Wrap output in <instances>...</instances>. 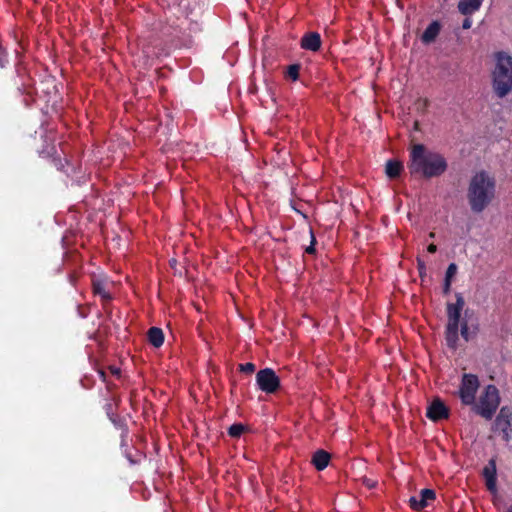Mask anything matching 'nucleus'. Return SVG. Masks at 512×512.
<instances>
[{"instance_id":"nucleus-30","label":"nucleus","mask_w":512,"mask_h":512,"mask_svg":"<svg viewBox=\"0 0 512 512\" xmlns=\"http://www.w3.org/2000/svg\"><path fill=\"white\" fill-rule=\"evenodd\" d=\"M504 413H505V408H502L501 409V415H504Z\"/></svg>"},{"instance_id":"nucleus-1","label":"nucleus","mask_w":512,"mask_h":512,"mask_svg":"<svg viewBox=\"0 0 512 512\" xmlns=\"http://www.w3.org/2000/svg\"><path fill=\"white\" fill-rule=\"evenodd\" d=\"M465 301L460 294L456 295L455 303L447 304V329L446 342L450 348L455 349L458 346L459 331L465 341H469L477 331L476 321L473 314L466 310L462 316Z\"/></svg>"},{"instance_id":"nucleus-2","label":"nucleus","mask_w":512,"mask_h":512,"mask_svg":"<svg viewBox=\"0 0 512 512\" xmlns=\"http://www.w3.org/2000/svg\"><path fill=\"white\" fill-rule=\"evenodd\" d=\"M408 169L412 175L433 178L446 171L447 162L440 153L422 144H414L410 149Z\"/></svg>"},{"instance_id":"nucleus-27","label":"nucleus","mask_w":512,"mask_h":512,"mask_svg":"<svg viewBox=\"0 0 512 512\" xmlns=\"http://www.w3.org/2000/svg\"><path fill=\"white\" fill-rule=\"evenodd\" d=\"M427 250H428V252H429V253H435V252H436V250H437V246H436V245H434V244H430V245L428 246Z\"/></svg>"},{"instance_id":"nucleus-12","label":"nucleus","mask_w":512,"mask_h":512,"mask_svg":"<svg viewBox=\"0 0 512 512\" xmlns=\"http://www.w3.org/2000/svg\"><path fill=\"white\" fill-rule=\"evenodd\" d=\"M483 3V0H460L458 2V10L463 15H472L478 11Z\"/></svg>"},{"instance_id":"nucleus-14","label":"nucleus","mask_w":512,"mask_h":512,"mask_svg":"<svg viewBox=\"0 0 512 512\" xmlns=\"http://www.w3.org/2000/svg\"><path fill=\"white\" fill-rule=\"evenodd\" d=\"M439 32L440 25L437 22L431 23L422 34V41L424 43H431L438 36Z\"/></svg>"},{"instance_id":"nucleus-3","label":"nucleus","mask_w":512,"mask_h":512,"mask_svg":"<svg viewBox=\"0 0 512 512\" xmlns=\"http://www.w3.org/2000/svg\"><path fill=\"white\" fill-rule=\"evenodd\" d=\"M495 179L484 171L476 173L470 180L467 197L471 210L482 212L495 196Z\"/></svg>"},{"instance_id":"nucleus-18","label":"nucleus","mask_w":512,"mask_h":512,"mask_svg":"<svg viewBox=\"0 0 512 512\" xmlns=\"http://www.w3.org/2000/svg\"><path fill=\"white\" fill-rule=\"evenodd\" d=\"M244 431V427L243 425L241 424H234L230 427L229 429V434L232 436V437H238L242 434V432Z\"/></svg>"},{"instance_id":"nucleus-7","label":"nucleus","mask_w":512,"mask_h":512,"mask_svg":"<svg viewBox=\"0 0 512 512\" xmlns=\"http://www.w3.org/2000/svg\"><path fill=\"white\" fill-rule=\"evenodd\" d=\"M256 383L259 389L267 394L275 393L280 387V379L271 368H265L257 372Z\"/></svg>"},{"instance_id":"nucleus-28","label":"nucleus","mask_w":512,"mask_h":512,"mask_svg":"<svg viewBox=\"0 0 512 512\" xmlns=\"http://www.w3.org/2000/svg\"><path fill=\"white\" fill-rule=\"evenodd\" d=\"M170 263H171L172 266H174L176 264V260L173 259V260L170 261Z\"/></svg>"},{"instance_id":"nucleus-19","label":"nucleus","mask_w":512,"mask_h":512,"mask_svg":"<svg viewBox=\"0 0 512 512\" xmlns=\"http://www.w3.org/2000/svg\"><path fill=\"white\" fill-rule=\"evenodd\" d=\"M288 77H290L292 80H297L299 75V66L298 65H291L288 68L287 71Z\"/></svg>"},{"instance_id":"nucleus-13","label":"nucleus","mask_w":512,"mask_h":512,"mask_svg":"<svg viewBox=\"0 0 512 512\" xmlns=\"http://www.w3.org/2000/svg\"><path fill=\"white\" fill-rule=\"evenodd\" d=\"M329 459L330 455L327 452L319 450L313 455L312 463L318 470H323L327 467Z\"/></svg>"},{"instance_id":"nucleus-20","label":"nucleus","mask_w":512,"mask_h":512,"mask_svg":"<svg viewBox=\"0 0 512 512\" xmlns=\"http://www.w3.org/2000/svg\"><path fill=\"white\" fill-rule=\"evenodd\" d=\"M456 273H457V265L455 263H451L447 268L445 279L452 280V278L456 275Z\"/></svg>"},{"instance_id":"nucleus-26","label":"nucleus","mask_w":512,"mask_h":512,"mask_svg":"<svg viewBox=\"0 0 512 512\" xmlns=\"http://www.w3.org/2000/svg\"><path fill=\"white\" fill-rule=\"evenodd\" d=\"M450 286H451V280H446L445 279V284H444V292L445 293H448L449 290H450Z\"/></svg>"},{"instance_id":"nucleus-21","label":"nucleus","mask_w":512,"mask_h":512,"mask_svg":"<svg viewBox=\"0 0 512 512\" xmlns=\"http://www.w3.org/2000/svg\"><path fill=\"white\" fill-rule=\"evenodd\" d=\"M239 367L240 370L245 373H252L255 370V366L252 363L241 364Z\"/></svg>"},{"instance_id":"nucleus-24","label":"nucleus","mask_w":512,"mask_h":512,"mask_svg":"<svg viewBox=\"0 0 512 512\" xmlns=\"http://www.w3.org/2000/svg\"><path fill=\"white\" fill-rule=\"evenodd\" d=\"M311 238H312L311 245H310V246H308V247L306 248V252H307V253H310V254L314 253V251H315V250H314V242H315V238H314L313 234H311Z\"/></svg>"},{"instance_id":"nucleus-4","label":"nucleus","mask_w":512,"mask_h":512,"mask_svg":"<svg viewBox=\"0 0 512 512\" xmlns=\"http://www.w3.org/2000/svg\"><path fill=\"white\" fill-rule=\"evenodd\" d=\"M492 86L498 97L506 96L512 90V58L504 52L495 55L491 72Z\"/></svg>"},{"instance_id":"nucleus-25","label":"nucleus","mask_w":512,"mask_h":512,"mask_svg":"<svg viewBox=\"0 0 512 512\" xmlns=\"http://www.w3.org/2000/svg\"><path fill=\"white\" fill-rule=\"evenodd\" d=\"M471 26H472V20L470 18H466L462 24L463 29H469V28H471Z\"/></svg>"},{"instance_id":"nucleus-10","label":"nucleus","mask_w":512,"mask_h":512,"mask_svg":"<svg viewBox=\"0 0 512 512\" xmlns=\"http://www.w3.org/2000/svg\"><path fill=\"white\" fill-rule=\"evenodd\" d=\"M448 416V409L444 403L435 399L427 408V417L433 421H437Z\"/></svg>"},{"instance_id":"nucleus-6","label":"nucleus","mask_w":512,"mask_h":512,"mask_svg":"<svg viewBox=\"0 0 512 512\" xmlns=\"http://www.w3.org/2000/svg\"><path fill=\"white\" fill-rule=\"evenodd\" d=\"M479 388V380L476 375L464 374L462 377L459 396L465 405H472L475 401V395Z\"/></svg>"},{"instance_id":"nucleus-9","label":"nucleus","mask_w":512,"mask_h":512,"mask_svg":"<svg viewBox=\"0 0 512 512\" xmlns=\"http://www.w3.org/2000/svg\"><path fill=\"white\" fill-rule=\"evenodd\" d=\"M434 499L435 492L433 490L423 489L418 496L411 497L409 503L412 509L419 511L427 507Z\"/></svg>"},{"instance_id":"nucleus-29","label":"nucleus","mask_w":512,"mask_h":512,"mask_svg":"<svg viewBox=\"0 0 512 512\" xmlns=\"http://www.w3.org/2000/svg\"><path fill=\"white\" fill-rule=\"evenodd\" d=\"M506 512H512V505L506 510Z\"/></svg>"},{"instance_id":"nucleus-16","label":"nucleus","mask_w":512,"mask_h":512,"mask_svg":"<svg viewBox=\"0 0 512 512\" xmlns=\"http://www.w3.org/2000/svg\"><path fill=\"white\" fill-rule=\"evenodd\" d=\"M403 165L398 161H388L386 164V174L390 178H395L400 175Z\"/></svg>"},{"instance_id":"nucleus-17","label":"nucleus","mask_w":512,"mask_h":512,"mask_svg":"<svg viewBox=\"0 0 512 512\" xmlns=\"http://www.w3.org/2000/svg\"><path fill=\"white\" fill-rule=\"evenodd\" d=\"M94 291L96 294L100 295L103 299H109L110 295L106 290V283L103 281H96L93 284Z\"/></svg>"},{"instance_id":"nucleus-11","label":"nucleus","mask_w":512,"mask_h":512,"mask_svg":"<svg viewBox=\"0 0 512 512\" xmlns=\"http://www.w3.org/2000/svg\"><path fill=\"white\" fill-rule=\"evenodd\" d=\"M321 46L320 35L316 32L305 34L301 39V47L309 51H317Z\"/></svg>"},{"instance_id":"nucleus-22","label":"nucleus","mask_w":512,"mask_h":512,"mask_svg":"<svg viewBox=\"0 0 512 512\" xmlns=\"http://www.w3.org/2000/svg\"><path fill=\"white\" fill-rule=\"evenodd\" d=\"M363 483L365 484L366 487H368L369 489H372V488H375L376 485H377V481L373 480V479H369V478H364L363 479Z\"/></svg>"},{"instance_id":"nucleus-8","label":"nucleus","mask_w":512,"mask_h":512,"mask_svg":"<svg viewBox=\"0 0 512 512\" xmlns=\"http://www.w3.org/2000/svg\"><path fill=\"white\" fill-rule=\"evenodd\" d=\"M486 487L492 494H497V470L494 459H491L483 469Z\"/></svg>"},{"instance_id":"nucleus-15","label":"nucleus","mask_w":512,"mask_h":512,"mask_svg":"<svg viewBox=\"0 0 512 512\" xmlns=\"http://www.w3.org/2000/svg\"><path fill=\"white\" fill-rule=\"evenodd\" d=\"M149 342L154 347H160L164 342V335L160 328L152 327L148 331Z\"/></svg>"},{"instance_id":"nucleus-23","label":"nucleus","mask_w":512,"mask_h":512,"mask_svg":"<svg viewBox=\"0 0 512 512\" xmlns=\"http://www.w3.org/2000/svg\"><path fill=\"white\" fill-rule=\"evenodd\" d=\"M418 269H419L420 276L423 277L425 274V271H426V267H425L424 262L421 260H418Z\"/></svg>"},{"instance_id":"nucleus-5","label":"nucleus","mask_w":512,"mask_h":512,"mask_svg":"<svg viewBox=\"0 0 512 512\" xmlns=\"http://www.w3.org/2000/svg\"><path fill=\"white\" fill-rule=\"evenodd\" d=\"M500 404L499 391L494 385L486 386L481 392L478 402L474 401L473 410L484 417L491 419Z\"/></svg>"}]
</instances>
